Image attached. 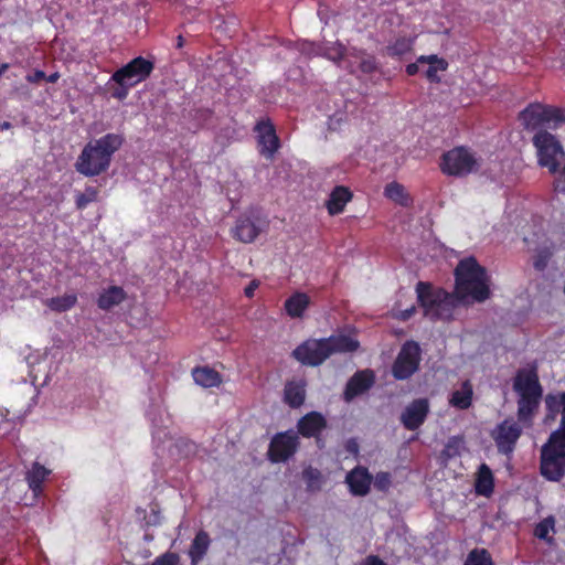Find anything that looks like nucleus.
Listing matches in <instances>:
<instances>
[{"label":"nucleus","mask_w":565,"mask_h":565,"mask_svg":"<svg viewBox=\"0 0 565 565\" xmlns=\"http://www.w3.org/2000/svg\"><path fill=\"white\" fill-rule=\"evenodd\" d=\"M160 523V514L158 511H152L149 520L147 521V525H158Z\"/></svg>","instance_id":"nucleus-52"},{"label":"nucleus","mask_w":565,"mask_h":565,"mask_svg":"<svg viewBox=\"0 0 565 565\" xmlns=\"http://www.w3.org/2000/svg\"><path fill=\"white\" fill-rule=\"evenodd\" d=\"M463 446H465V440L462 437H460V436L450 437L441 451V458L447 461V460H450L452 458L460 456L461 450L463 449Z\"/></svg>","instance_id":"nucleus-32"},{"label":"nucleus","mask_w":565,"mask_h":565,"mask_svg":"<svg viewBox=\"0 0 565 565\" xmlns=\"http://www.w3.org/2000/svg\"><path fill=\"white\" fill-rule=\"evenodd\" d=\"M211 542L212 540L206 531L200 530L195 534L188 552L191 565H198L204 558L210 548Z\"/></svg>","instance_id":"nucleus-21"},{"label":"nucleus","mask_w":565,"mask_h":565,"mask_svg":"<svg viewBox=\"0 0 565 565\" xmlns=\"http://www.w3.org/2000/svg\"><path fill=\"white\" fill-rule=\"evenodd\" d=\"M77 302L75 294H66L60 297H53L45 300V306L55 312H65L72 309Z\"/></svg>","instance_id":"nucleus-31"},{"label":"nucleus","mask_w":565,"mask_h":565,"mask_svg":"<svg viewBox=\"0 0 565 565\" xmlns=\"http://www.w3.org/2000/svg\"><path fill=\"white\" fill-rule=\"evenodd\" d=\"M551 435L565 449V426H558Z\"/></svg>","instance_id":"nucleus-47"},{"label":"nucleus","mask_w":565,"mask_h":565,"mask_svg":"<svg viewBox=\"0 0 565 565\" xmlns=\"http://www.w3.org/2000/svg\"><path fill=\"white\" fill-rule=\"evenodd\" d=\"M422 350L417 342L415 341H406L393 365H392V375L395 380L405 381L411 379L419 369Z\"/></svg>","instance_id":"nucleus-8"},{"label":"nucleus","mask_w":565,"mask_h":565,"mask_svg":"<svg viewBox=\"0 0 565 565\" xmlns=\"http://www.w3.org/2000/svg\"><path fill=\"white\" fill-rule=\"evenodd\" d=\"M302 478L307 483L308 490L319 489V481L321 478V472L312 467H308L302 471Z\"/></svg>","instance_id":"nucleus-39"},{"label":"nucleus","mask_w":565,"mask_h":565,"mask_svg":"<svg viewBox=\"0 0 565 565\" xmlns=\"http://www.w3.org/2000/svg\"><path fill=\"white\" fill-rule=\"evenodd\" d=\"M418 63L428 64L427 68L424 71V75L431 83H438L440 81L438 71H445L448 66V63L437 55H422L418 57Z\"/></svg>","instance_id":"nucleus-25"},{"label":"nucleus","mask_w":565,"mask_h":565,"mask_svg":"<svg viewBox=\"0 0 565 565\" xmlns=\"http://www.w3.org/2000/svg\"><path fill=\"white\" fill-rule=\"evenodd\" d=\"M50 470L45 467L41 466L39 462H34L32 465V468L26 472V481L29 484V488L33 492H38L42 489V483L46 479V477L50 475Z\"/></svg>","instance_id":"nucleus-29"},{"label":"nucleus","mask_w":565,"mask_h":565,"mask_svg":"<svg viewBox=\"0 0 565 565\" xmlns=\"http://www.w3.org/2000/svg\"><path fill=\"white\" fill-rule=\"evenodd\" d=\"M306 381L294 380L285 384L284 402L291 408L300 407L306 399Z\"/></svg>","instance_id":"nucleus-20"},{"label":"nucleus","mask_w":565,"mask_h":565,"mask_svg":"<svg viewBox=\"0 0 565 565\" xmlns=\"http://www.w3.org/2000/svg\"><path fill=\"white\" fill-rule=\"evenodd\" d=\"M540 475L550 482H559L565 477V449L550 434L540 449Z\"/></svg>","instance_id":"nucleus-5"},{"label":"nucleus","mask_w":565,"mask_h":565,"mask_svg":"<svg viewBox=\"0 0 565 565\" xmlns=\"http://www.w3.org/2000/svg\"><path fill=\"white\" fill-rule=\"evenodd\" d=\"M463 565H493V561L486 548H473Z\"/></svg>","instance_id":"nucleus-34"},{"label":"nucleus","mask_w":565,"mask_h":565,"mask_svg":"<svg viewBox=\"0 0 565 565\" xmlns=\"http://www.w3.org/2000/svg\"><path fill=\"white\" fill-rule=\"evenodd\" d=\"M152 539H153V537H152V535H149V534H146V535H145V540H146V541H151Z\"/></svg>","instance_id":"nucleus-58"},{"label":"nucleus","mask_w":565,"mask_h":565,"mask_svg":"<svg viewBox=\"0 0 565 565\" xmlns=\"http://www.w3.org/2000/svg\"><path fill=\"white\" fill-rule=\"evenodd\" d=\"M327 427V420L322 414L310 412L302 416L297 424L298 433L303 437H315L320 441L319 435Z\"/></svg>","instance_id":"nucleus-17"},{"label":"nucleus","mask_w":565,"mask_h":565,"mask_svg":"<svg viewBox=\"0 0 565 565\" xmlns=\"http://www.w3.org/2000/svg\"><path fill=\"white\" fill-rule=\"evenodd\" d=\"M546 419L554 420L558 414L562 415L559 426H565V391L550 393L545 396Z\"/></svg>","instance_id":"nucleus-23"},{"label":"nucleus","mask_w":565,"mask_h":565,"mask_svg":"<svg viewBox=\"0 0 565 565\" xmlns=\"http://www.w3.org/2000/svg\"><path fill=\"white\" fill-rule=\"evenodd\" d=\"M60 78V74L57 72L46 76L45 81L49 83H55Z\"/></svg>","instance_id":"nucleus-54"},{"label":"nucleus","mask_w":565,"mask_h":565,"mask_svg":"<svg viewBox=\"0 0 565 565\" xmlns=\"http://www.w3.org/2000/svg\"><path fill=\"white\" fill-rule=\"evenodd\" d=\"M310 302L309 297L303 292H296L285 301V309L289 317L300 318Z\"/></svg>","instance_id":"nucleus-28"},{"label":"nucleus","mask_w":565,"mask_h":565,"mask_svg":"<svg viewBox=\"0 0 565 565\" xmlns=\"http://www.w3.org/2000/svg\"><path fill=\"white\" fill-rule=\"evenodd\" d=\"M493 476L490 468L482 463L479 468L478 479L476 482V491L479 494L489 497L493 492Z\"/></svg>","instance_id":"nucleus-30"},{"label":"nucleus","mask_w":565,"mask_h":565,"mask_svg":"<svg viewBox=\"0 0 565 565\" xmlns=\"http://www.w3.org/2000/svg\"><path fill=\"white\" fill-rule=\"evenodd\" d=\"M124 142V135L114 132L89 141L77 157L76 171L89 178L106 172L114 153L121 148Z\"/></svg>","instance_id":"nucleus-2"},{"label":"nucleus","mask_w":565,"mask_h":565,"mask_svg":"<svg viewBox=\"0 0 565 565\" xmlns=\"http://www.w3.org/2000/svg\"><path fill=\"white\" fill-rule=\"evenodd\" d=\"M384 194L386 198L403 204V199L405 196L404 186L397 182H391L386 184Z\"/></svg>","instance_id":"nucleus-40"},{"label":"nucleus","mask_w":565,"mask_h":565,"mask_svg":"<svg viewBox=\"0 0 565 565\" xmlns=\"http://www.w3.org/2000/svg\"><path fill=\"white\" fill-rule=\"evenodd\" d=\"M322 45L323 50L321 56H324L328 60L333 61L335 63L340 62L347 52L345 46L340 42L326 43Z\"/></svg>","instance_id":"nucleus-35"},{"label":"nucleus","mask_w":565,"mask_h":565,"mask_svg":"<svg viewBox=\"0 0 565 565\" xmlns=\"http://www.w3.org/2000/svg\"><path fill=\"white\" fill-rule=\"evenodd\" d=\"M255 131L258 134L259 153L271 159L280 147L275 126L269 119L260 120L256 124Z\"/></svg>","instance_id":"nucleus-14"},{"label":"nucleus","mask_w":565,"mask_h":565,"mask_svg":"<svg viewBox=\"0 0 565 565\" xmlns=\"http://www.w3.org/2000/svg\"><path fill=\"white\" fill-rule=\"evenodd\" d=\"M513 391L518 395V420L531 427L543 397V387L535 367L518 370L513 379Z\"/></svg>","instance_id":"nucleus-3"},{"label":"nucleus","mask_w":565,"mask_h":565,"mask_svg":"<svg viewBox=\"0 0 565 565\" xmlns=\"http://www.w3.org/2000/svg\"><path fill=\"white\" fill-rule=\"evenodd\" d=\"M522 423L513 418H507L499 423L491 431V437L495 443L498 452L504 456H511L520 439L523 428Z\"/></svg>","instance_id":"nucleus-9"},{"label":"nucleus","mask_w":565,"mask_h":565,"mask_svg":"<svg viewBox=\"0 0 565 565\" xmlns=\"http://www.w3.org/2000/svg\"><path fill=\"white\" fill-rule=\"evenodd\" d=\"M299 448V437L294 430L276 434L269 444L268 459L271 462H285L291 458Z\"/></svg>","instance_id":"nucleus-11"},{"label":"nucleus","mask_w":565,"mask_h":565,"mask_svg":"<svg viewBox=\"0 0 565 565\" xmlns=\"http://www.w3.org/2000/svg\"><path fill=\"white\" fill-rule=\"evenodd\" d=\"M358 57L360 58L359 68L362 73L372 74L379 70V63L374 56L361 52Z\"/></svg>","instance_id":"nucleus-38"},{"label":"nucleus","mask_w":565,"mask_h":565,"mask_svg":"<svg viewBox=\"0 0 565 565\" xmlns=\"http://www.w3.org/2000/svg\"><path fill=\"white\" fill-rule=\"evenodd\" d=\"M359 565H387L377 555H369Z\"/></svg>","instance_id":"nucleus-48"},{"label":"nucleus","mask_w":565,"mask_h":565,"mask_svg":"<svg viewBox=\"0 0 565 565\" xmlns=\"http://www.w3.org/2000/svg\"><path fill=\"white\" fill-rule=\"evenodd\" d=\"M257 287L258 282L256 280L250 281L248 286L244 289L245 296L252 298Z\"/></svg>","instance_id":"nucleus-50"},{"label":"nucleus","mask_w":565,"mask_h":565,"mask_svg":"<svg viewBox=\"0 0 565 565\" xmlns=\"http://www.w3.org/2000/svg\"><path fill=\"white\" fill-rule=\"evenodd\" d=\"M553 253L550 248L544 247L536 252V255L533 259V266L536 270L543 271L552 257Z\"/></svg>","instance_id":"nucleus-41"},{"label":"nucleus","mask_w":565,"mask_h":565,"mask_svg":"<svg viewBox=\"0 0 565 565\" xmlns=\"http://www.w3.org/2000/svg\"><path fill=\"white\" fill-rule=\"evenodd\" d=\"M392 482L391 473L381 471L374 478V487L380 491H386Z\"/></svg>","instance_id":"nucleus-44"},{"label":"nucleus","mask_w":565,"mask_h":565,"mask_svg":"<svg viewBox=\"0 0 565 565\" xmlns=\"http://www.w3.org/2000/svg\"><path fill=\"white\" fill-rule=\"evenodd\" d=\"M413 41L405 36L396 39L393 43L386 46V53L392 57H399L412 50Z\"/></svg>","instance_id":"nucleus-33"},{"label":"nucleus","mask_w":565,"mask_h":565,"mask_svg":"<svg viewBox=\"0 0 565 565\" xmlns=\"http://www.w3.org/2000/svg\"><path fill=\"white\" fill-rule=\"evenodd\" d=\"M11 127V124L9 121H3L2 124H0V130H6V129H9Z\"/></svg>","instance_id":"nucleus-57"},{"label":"nucleus","mask_w":565,"mask_h":565,"mask_svg":"<svg viewBox=\"0 0 565 565\" xmlns=\"http://www.w3.org/2000/svg\"><path fill=\"white\" fill-rule=\"evenodd\" d=\"M153 63L142 56L135 57L127 65L117 70L110 81H124L128 85H137L145 81L153 71Z\"/></svg>","instance_id":"nucleus-12"},{"label":"nucleus","mask_w":565,"mask_h":565,"mask_svg":"<svg viewBox=\"0 0 565 565\" xmlns=\"http://www.w3.org/2000/svg\"><path fill=\"white\" fill-rule=\"evenodd\" d=\"M429 412L428 398H416L404 408L399 420L407 430H416L425 423Z\"/></svg>","instance_id":"nucleus-13"},{"label":"nucleus","mask_w":565,"mask_h":565,"mask_svg":"<svg viewBox=\"0 0 565 565\" xmlns=\"http://www.w3.org/2000/svg\"><path fill=\"white\" fill-rule=\"evenodd\" d=\"M352 199V192L343 186H335L329 195V199L326 203L327 210L330 215H337L343 212L344 206Z\"/></svg>","instance_id":"nucleus-22"},{"label":"nucleus","mask_w":565,"mask_h":565,"mask_svg":"<svg viewBox=\"0 0 565 565\" xmlns=\"http://www.w3.org/2000/svg\"><path fill=\"white\" fill-rule=\"evenodd\" d=\"M554 526H555L554 516H547V518L543 519L542 521H540L535 525L534 536L540 540H544L547 543H551L553 539L548 536V533L551 531H554Z\"/></svg>","instance_id":"nucleus-36"},{"label":"nucleus","mask_w":565,"mask_h":565,"mask_svg":"<svg viewBox=\"0 0 565 565\" xmlns=\"http://www.w3.org/2000/svg\"><path fill=\"white\" fill-rule=\"evenodd\" d=\"M419 64L418 61L416 63H411L406 66V73L409 76H414L419 72Z\"/></svg>","instance_id":"nucleus-51"},{"label":"nucleus","mask_w":565,"mask_h":565,"mask_svg":"<svg viewBox=\"0 0 565 565\" xmlns=\"http://www.w3.org/2000/svg\"><path fill=\"white\" fill-rule=\"evenodd\" d=\"M292 356L303 365L319 366L330 358V351L324 338L309 339L292 351Z\"/></svg>","instance_id":"nucleus-10"},{"label":"nucleus","mask_w":565,"mask_h":565,"mask_svg":"<svg viewBox=\"0 0 565 565\" xmlns=\"http://www.w3.org/2000/svg\"><path fill=\"white\" fill-rule=\"evenodd\" d=\"M127 295L119 286H111L105 289L97 299V306L102 310H110L115 306L120 305Z\"/></svg>","instance_id":"nucleus-24"},{"label":"nucleus","mask_w":565,"mask_h":565,"mask_svg":"<svg viewBox=\"0 0 565 565\" xmlns=\"http://www.w3.org/2000/svg\"><path fill=\"white\" fill-rule=\"evenodd\" d=\"M324 339L330 356L337 353H352L360 348V342L356 339L344 333L332 334Z\"/></svg>","instance_id":"nucleus-19"},{"label":"nucleus","mask_w":565,"mask_h":565,"mask_svg":"<svg viewBox=\"0 0 565 565\" xmlns=\"http://www.w3.org/2000/svg\"><path fill=\"white\" fill-rule=\"evenodd\" d=\"M373 477L365 467L358 466L347 476V483L354 495L364 497L370 492Z\"/></svg>","instance_id":"nucleus-18"},{"label":"nucleus","mask_w":565,"mask_h":565,"mask_svg":"<svg viewBox=\"0 0 565 565\" xmlns=\"http://www.w3.org/2000/svg\"><path fill=\"white\" fill-rule=\"evenodd\" d=\"M472 386L469 381L462 383L460 390L451 393L449 404L458 409H468L472 403Z\"/></svg>","instance_id":"nucleus-27"},{"label":"nucleus","mask_w":565,"mask_h":565,"mask_svg":"<svg viewBox=\"0 0 565 565\" xmlns=\"http://www.w3.org/2000/svg\"><path fill=\"white\" fill-rule=\"evenodd\" d=\"M300 52L308 56H321L323 45L305 41L300 45Z\"/></svg>","instance_id":"nucleus-43"},{"label":"nucleus","mask_w":565,"mask_h":565,"mask_svg":"<svg viewBox=\"0 0 565 565\" xmlns=\"http://www.w3.org/2000/svg\"><path fill=\"white\" fill-rule=\"evenodd\" d=\"M347 449L350 452H358V445L355 441H349L347 445Z\"/></svg>","instance_id":"nucleus-55"},{"label":"nucleus","mask_w":565,"mask_h":565,"mask_svg":"<svg viewBox=\"0 0 565 565\" xmlns=\"http://www.w3.org/2000/svg\"><path fill=\"white\" fill-rule=\"evenodd\" d=\"M180 556L173 552H166L158 556L150 565H179Z\"/></svg>","instance_id":"nucleus-42"},{"label":"nucleus","mask_w":565,"mask_h":565,"mask_svg":"<svg viewBox=\"0 0 565 565\" xmlns=\"http://www.w3.org/2000/svg\"><path fill=\"white\" fill-rule=\"evenodd\" d=\"M562 174L564 175V179L556 181L555 189L558 192L565 193V173L562 172Z\"/></svg>","instance_id":"nucleus-53"},{"label":"nucleus","mask_w":565,"mask_h":565,"mask_svg":"<svg viewBox=\"0 0 565 565\" xmlns=\"http://www.w3.org/2000/svg\"><path fill=\"white\" fill-rule=\"evenodd\" d=\"M262 232L259 221L250 215L239 216L232 228L233 237L242 243H253Z\"/></svg>","instance_id":"nucleus-16"},{"label":"nucleus","mask_w":565,"mask_h":565,"mask_svg":"<svg viewBox=\"0 0 565 565\" xmlns=\"http://www.w3.org/2000/svg\"><path fill=\"white\" fill-rule=\"evenodd\" d=\"M477 169V159L465 147H456L441 157L440 170L447 175L465 177Z\"/></svg>","instance_id":"nucleus-7"},{"label":"nucleus","mask_w":565,"mask_h":565,"mask_svg":"<svg viewBox=\"0 0 565 565\" xmlns=\"http://www.w3.org/2000/svg\"><path fill=\"white\" fill-rule=\"evenodd\" d=\"M192 376L194 382L203 387H214L220 385L222 382L218 372L209 366L194 367Z\"/></svg>","instance_id":"nucleus-26"},{"label":"nucleus","mask_w":565,"mask_h":565,"mask_svg":"<svg viewBox=\"0 0 565 565\" xmlns=\"http://www.w3.org/2000/svg\"><path fill=\"white\" fill-rule=\"evenodd\" d=\"M98 191L94 186H87L84 192L77 193L75 204L78 210L85 209L89 203L97 200Z\"/></svg>","instance_id":"nucleus-37"},{"label":"nucleus","mask_w":565,"mask_h":565,"mask_svg":"<svg viewBox=\"0 0 565 565\" xmlns=\"http://www.w3.org/2000/svg\"><path fill=\"white\" fill-rule=\"evenodd\" d=\"M375 382V375L372 370H362L355 372L348 381L343 398L347 402H351L356 396L369 391Z\"/></svg>","instance_id":"nucleus-15"},{"label":"nucleus","mask_w":565,"mask_h":565,"mask_svg":"<svg viewBox=\"0 0 565 565\" xmlns=\"http://www.w3.org/2000/svg\"><path fill=\"white\" fill-rule=\"evenodd\" d=\"M183 45H184V39H183V36H182V35H179V36L177 38V49H182V47H183Z\"/></svg>","instance_id":"nucleus-56"},{"label":"nucleus","mask_w":565,"mask_h":565,"mask_svg":"<svg viewBox=\"0 0 565 565\" xmlns=\"http://www.w3.org/2000/svg\"><path fill=\"white\" fill-rule=\"evenodd\" d=\"M455 282L454 292L434 288L429 282H417V301L425 317L433 321H449L454 318V310L457 307L483 302L491 295L487 270L473 256L458 263L455 268Z\"/></svg>","instance_id":"nucleus-1"},{"label":"nucleus","mask_w":565,"mask_h":565,"mask_svg":"<svg viewBox=\"0 0 565 565\" xmlns=\"http://www.w3.org/2000/svg\"><path fill=\"white\" fill-rule=\"evenodd\" d=\"M520 119L526 130L545 131L546 128L555 129L565 122V111L557 107L534 103L520 113Z\"/></svg>","instance_id":"nucleus-4"},{"label":"nucleus","mask_w":565,"mask_h":565,"mask_svg":"<svg viewBox=\"0 0 565 565\" xmlns=\"http://www.w3.org/2000/svg\"><path fill=\"white\" fill-rule=\"evenodd\" d=\"M45 78H46V74L41 70H35L34 72L29 73L25 76L26 82H29L31 84H39L42 81H45Z\"/></svg>","instance_id":"nucleus-46"},{"label":"nucleus","mask_w":565,"mask_h":565,"mask_svg":"<svg viewBox=\"0 0 565 565\" xmlns=\"http://www.w3.org/2000/svg\"><path fill=\"white\" fill-rule=\"evenodd\" d=\"M117 86L114 87L111 90V96L116 99L122 100L127 97L128 90L130 87H134V85H128L124 81H114Z\"/></svg>","instance_id":"nucleus-45"},{"label":"nucleus","mask_w":565,"mask_h":565,"mask_svg":"<svg viewBox=\"0 0 565 565\" xmlns=\"http://www.w3.org/2000/svg\"><path fill=\"white\" fill-rule=\"evenodd\" d=\"M415 311H416L415 306H412L408 309L402 310L398 313V318L401 320H403V321H406V320L411 319L414 316Z\"/></svg>","instance_id":"nucleus-49"},{"label":"nucleus","mask_w":565,"mask_h":565,"mask_svg":"<svg viewBox=\"0 0 565 565\" xmlns=\"http://www.w3.org/2000/svg\"><path fill=\"white\" fill-rule=\"evenodd\" d=\"M532 141L537 150L539 164L556 173L565 156L561 142L547 131H537Z\"/></svg>","instance_id":"nucleus-6"}]
</instances>
